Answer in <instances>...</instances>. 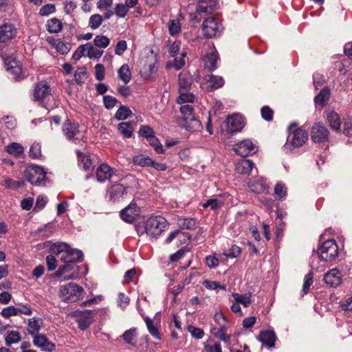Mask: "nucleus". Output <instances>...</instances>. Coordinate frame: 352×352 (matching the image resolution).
Instances as JSON below:
<instances>
[{
	"instance_id": "1",
	"label": "nucleus",
	"mask_w": 352,
	"mask_h": 352,
	"mask_svg": "<svg viewBox=\"0 0 352 352\" xmlns=\"http://www.w3.org/2000/svg\"><path fill=\"white\" fill-rule=\"evenodd\" d=\"M168 223L162 216H152L145 223V232L151 237L160 235L168 228Z\"/></svg>"
},
{
	"instance_id": "2",
	"label": "nucleus",
	"mask_w": 352,
	"mask_h": 352,
	"mask_svg": "<svg viewBox=\"0 0 352 352\" xmlns=\"http://www.w3.org/2000/svg\"><path fill=\"white\" fill-rule=\"evenodd\" d=\"M84 289L75 283L62 285L59 290L60 298L66 302H74L82 298Z\"/></svg>"
},
{
	"instance_id": "3",
	"label": "nucleus",
	"mask_w": 352,
	"mask_h": 352,
	"mask_svg": "<svg viewBox=\"0 0 352 352\" xmlns=\"http://www.w3.org/2000/svg\"><path fill=\"white\" fill-rule=\"evenodd\" d=\"M307 140V133L305 130L298 128L289 134L287 142L284 145V149L287 152H291L294 148L302 146Z\"/></svg>"
},
{
	"instance_id": "4",
	"label": "nucleus",
	"mask_w": 352,
	"mask_h": 352,
	"mask_svg": "<svg viewBox=\"0 0 352 352\" xmlns=\"http://www.w3.org/2000/svg\"><path fill=\"white\" fill-rule=\"evenodd\" d=\"M24 175L26 180L35 186H45L48 181L46 173L41 166H30L25 170Z\"/></svg>"
},
{
	"instance_id": "5",
	"label": "nucleus",
	"mask_w": 352,
	"mask_h": 352,
	"mask_svg": "<svg viewBox=\"0 0 352 352\" xmlns=\"http://www.w3.org/2000/svg\"><path fill=\"white\" fill-rule=\"evenodd\" d=\"M318 254L321 259L331 261L338 255V248L335 240H327L318 248Z\"/></svg>"
},
{
	"instance_id": "6",
	"label": "nucleus",
	"mask_w": 352,
	"mask_h": 352,
	"mask_svg": "<svg viewBox=\"0 0 352 352\" xmlns=\"http://www.w3.org/2000/svg\"><path fill=\"white\" fill-rule=\"evenodd\" d=\"M73 316L76 318L78 327L82 331L88 329L94 322V314L91 310L75 311Z\"/></svg>"
},
{
	"instance_id": "7",
	"label": "nucleus",
	"mask_w": 352,
	"mask_h": 352,
	"mask_svg": "<svg viewBox=\"0 0 352 352\" xmlns=\"http://www.w3.org/2000/svg\"><path fill=\"white\" fill-rule=\"evenodd\" d=\"M329 131L322 122L314 124L311 130V138L315 143H323L328 140Z\"/></svg>"
},
{
	"instance_id": "8",
	"label": "nucleus",
	"mask_w": 352,
	"mask_h": 352,
	"mask_svg": "<svg viewBox=\"0 0 352 352\" xmlns=\"http://www.w3.org/2000/svg\"><path fill=\"white\" fill-rule=\"evenodd\" d=\"M221 24L214 17L206 19L202 24L204 34L207 38H212L221 31Z\"/></svg>"
},
{
	"instance_id": "9",
	"label": "nucleus",
	"mask_w": 352,
	"mask_h": 352,
	"mask_svg": "<svg viewBox=\"0 0 352 352\" xmlns=\"http://www.w3.org/2000/svg\"><path fill=\"white\" fill-rule=\"evenodd\" d=\"M51 94V88L45 80L36 82L34 85L33 98L35 101L43 103L45 99Z\"/></svg>"
},
{
	"instance_id": "10",
	"label": "nucleus",
	"mask_w": 352,
	"mask_h": 352,
	"mask_svg": "<svg viewBox=\"0 0 352 352\" xmlns=\"http://www.w3.org/2000/svg\"><path fill=\"white\" fill-rule=\"evenodd\" d=\"M140 210L135 203H131L120 211L121 219L127 223H133L139 215Z\"/></svg>"
},
{
	"instance_id": "11",
	"label": "nucleus",
	"mask_w": 352,
	"mask_h": 352,
	"mask_svg": "<svg viewBox=\"0 0 352 352\" xmlns=\"http://www.w3.org/2000/svg\"><path fill=\"white\" fill-rule=\"evenodd\" d=\"M234 151L242 157H246L256 152V147L253 142L249 140L241 141L234 146Z\"/></svg>"
},
{
	"instance_id": "12",
	"label": "nucleus",
	"mask_w": 352,
	"mask_h": 352,
	"mask_svg": "<svg viewBox=\"0 0 352 352\" xmlns=\"http://www.w3.org/2000/svg\"><path fill=\"white\" fill-rule=\"evenodd\" d=\"M342 275L337 268H333L328 271L324 277L325 283L332 287L339 286L342 282Z\"/></svg>"
},
{
	"instance_id": "13",
	"label": "nucleus",
	"mask_w": 352,
	"mask_h": 352,
	"mask_svg": "<svg viewBox=\"0 0 352 352\" xmlns=\"http://www.w3.org/2000/svg\"><path fill=\"white\" fill-rule=\"evenodd\" d=\"M83 254L82 251L76 249H71L69 246L67 248L63 255L60 256V260L65 263H76L79 262L82 258Z\"/></svg>"
},
{
	"instance_id": "14",
	"label": "nucleus",
	"mask_w": 352,
	"mask_h": 352,
	"mask_svg": "<svg viewBox=\"0 0 352 352\" xmlns=\"http://www.w3.org/2000/svg\"><path fill=\"white\" fill-rule=\"evenodd\" d=\"M16 29L11 23H6L0 25V42L6 43L15 37Z\"/></svg>"
},
{
	"instance_id": "15",
	"label": "nucleus",
	"mask_w": 352,
	"mask_h": 352,
	"mask_svg": "<svg viewBox=\"0 0 352 352\" xmlns=\"http://www.w3.org/2000/svg\"><path fill=\"white\" fill-rule=\"evenodd\" d=\"M33 344L45 352H52L55 349V344L49 341L45 335L40 334L35 336L33 339Z\"/></svg>"
},
{
	"instance_id": "16",
	"label": "nucleus",
	"mask_w": 352,
	"mask_h": 352,
	"mask_svg": "<svg viewBox=\"0 0 352 352\" xmlns=\"http://www.w3.org/2000/svg\"><path fill=\"white\" fill-rule=\"evenodd\" d=\"M217 0H200L198 2L196 11L199 14H210L217 7Z\"/></svg>"
},
{
	"instance_id": "17",
	"label": "nucleus",
	"mask_w": 352,
	"mask_h": 352,
	"mask_svg": "<svg viewBox=\"0 0 352 352\" xmlns=\"http://www.w3.org/2000/svg\"><path fill=\"white\" fill-rule=\"evenodd\" d=\"M115 170L112 168H111L107 164H102L97 169H96V178L98 182H104L107 180L110 179V178L114 174Z\"/></svg>"
},
{
	"instance_id": "18",
	"label": "nucleus",
	"mask_w": 352,
	"mask_h": 352,
	"mask_svg": "<svg viewBox=\"0 0 352 352\" xmlns=\"http://www.w3.org/2000/svg\"><path fill=\"white\" fill-rule=\"evenodd\" d=\"M243 127L242 118L239 115L229 116L227 118V131L230 133L240 131Z\"/></svg>"
},
{
	"instance_id": "19",
	"label": "nucleus",
	"mask_w": 352,
	"mask_h": 352,
	"mask_svg": "<svg viewBox=\"0 0 352 352\" xmlns=\"http://www.w3.org/2000/svg\"><path fill=\"white\" fill-rule=\"evenodd\" d=\"M79 126L76 122L67 120L63 126V131L69 140H72L79 133Z\"/></svg>"
},
{
	"instance_id": "20",
	"label": "nucleus",
	"mask_w": 352,
	"mask_h": 352,
	"mask_svg": "<svg viewBox=\"0 0 352 352\" xmlns=\"http://www.w3.org/2000/svg\"><path fill=\"white\" fill-rule=\"evenodd\" d=\"M254 166V163L250 160L243 159L235 164V170L239 174L249 175Z\"/></svg>"
},
{
	"instance_id": "21",
	"label": "nucleus",
	"mask_w": 352,
	"mask_h": 352,
	"mask_svg": "<svg viewBox=\"0 0 352 352\" xmlns=\"http://www.w3.org/2000/svg\"><path fill=\"white\" fill-rule=\"evenodd\" d=\"M12 63L14 64V65L11 63V61L9 58L5 60V63L7 65H10L7 68L8 71L13 76V78L16 80H20L24 77L22 69L14 60H13Z\"/></svg>"
},
{
	"instance_id": "22",
	"label": "nucleus",
	"mask_w": 352,
	"mask_h": 352,
	"mask_svg": "<svg viewBox=\"0 0 352 352\" xmlns=\"http://www.w3.org/2000/svg\"><path fill=\"white\" fill-rule=\"evenodd\" d=\"M179 90L188 91L190 89L192 82V76L186 72H182L178 77Z\"/></svg>"
},
{
	"instance_id": "23",
	"label": "nucleus",
	"mask_w": 352,
	"mask_h": 352,
	"mask_svg": "<svg viewBox=\"0 0 352 352\" xmlns=\"http://www.w3.org/2000/svg\"><path fill=\"white\" fill-rule=\"evenodd\" d=\"M276 339V335L273 331H262L259 335V340L270 348L274 346Z\"/></svg>"
},
{
	"instance_id": "24",
	"label": "nucleus",
	"mask_w": 352,
	"mask_h": 352,
	"mask_svg": "<svg viewBox=\"0 0 352 352\" xmlns=\"http://www.w3.org/2000/svg\"><path fill=\"white\" fill-rule=\"evenodd\" d=\"M77 155L78 165L82 166L84 170H91L94 169L93 162L89 155L78 151Z\"/></svg>"
},
{
	"instance_id": "25",
	"label": "nucleus",
	"mask_w": 352,
	"mask_h": 352,
	"mask_svg": "<svg viewBox=\"0 0 352 352\" xmlns=\"http://www.w3.org/2000/svg\"><path fill=\"white\" fill-rule=\"evenodd\" d=\"M42 323V320L40 318H32L29 319L28 331L33 338L39 335L37 333L40 331Z\"/></svg>"
},
{
	"instance_id": "26",
	"label": "nucleus",
	"mask_w": 352,
	"mask_h": 352,
	"mask_svg": "<svg viewBox=\"0 0 352 352\" xmlns=\"http://www.w3.org/2000/svg\"><path fill=\"white\" fill-rule=\"evenodd\" d=\"M327 118L331 127L338 131L340 130L341 126V119L338 113L334 111L329 112L327 115Z\"/></svg>"
},
{
	"instance_id": "27",
	"label": "nucleus",
	"mask_w": 352,
	"mask_h": 352,
	"mask_svg": "<svg viewBox=\"0 0 352 352\" xmlns=\"http://www.w3.org/2000/svg\"><path fill=\"white\" fill-rule=\"evenodd\" d=\"M126 188L122 184H116L111 187L109 190L110 199L113 201L118 200L121 197L125 192Z\"/></svg>"
},
{
	"instance_id": "28",
	"label": "nucleus",
	"mask_w": 352,
	"mask_h": 352,
	"mask_svg": "<svg viewBox=\"0 0 352 352\" xmlns=\"http://www.w3.org/2000/svg\"><path fill=\"white\" fill-rule=\"evenodd\" d=\"M330 98V90L327 87L323 88L315 97L314 101L317 105L324 107Z\"/></svg>"
},
{
	"instance_id": "29",
	"label": "nucleus",
	"mask_w": 352,
	"mask_h": 352,
	"mask_svg": "<svg viewBox=\"0 0 352 352\" xmlns=\"http://www.w3.org/2000/svg\"><path fill=\"white\" fill-rule=\"evenodd\" d=\"M6 151L10 155L20 157L24 152L23 146L17 142H12L6 146Z\"/></svg>"
},
{
	"instance_id": "30",
	"label": "nucleus",
	"mask_w": 352,
	"mask_h": 352,
	"mask_svg": "<svg viewBox=\"0 0 352 352\" xmlns=\"http://www.w3.org/2000/svg\"><path fill=\"white\" fill-rule=\"evenodd\" d=\"M46 27L50 33L56 34L61 31L63 25L59 19L53 18L47 21Z\"/></svg>"
},
{
	"instance_id": "31",
	"label": "nucleus",
	"mask_w": 352,
	"mask_h": 352,
	"mask_svg": "<svg viewBox=\"0 0 352 352\" xmlns=\"http://www.w3.org/2000/svg\"><path fill=\"white\" fill-rule=\"evenodd\" d=\"M185 122V126L188 131H199L202 128L201 122L193 116L187 117Z\"/></svg>"
},
{
	"instance_id": "32",
	"label": "nucleus",
	"mask_w": 352,
	"mask_h": 352,
	"mask_svg": "<svg viewBox=\"0 0 352 352\" xmlns=\"http://www.w3.org/2000/svg\"><path fill=\"white\" fill-rule=\"evenodd\" d=\"M136 328H131L126 331L122 336L124 341L132 346L136 345Z\"/></svg>"
},
{
	"instance_id": "33",
	"label": "nucleus",
	"mask_w": 352,
	"mask_h": 352,
	"mask_svg": "<svg viewBox=\"0 0 352 352\" xmlns=\"http://www.w3.org/2000/svg\"><path fill=\"white\" fill-rule=\"evenodd\" d=\"M177 223L182 229L192 230L197 228V221L193 218L179 219Z\"/></svg>"
},
{
	"instance_id": "34",
	"label": "nucleus",
	"mask_w": 352,
	"mask_h": 352,
	"mask_svg": "<svg viewBox=\"0 0 352 352\" xmlns=\"http://www.w3.org/2000/svg\"><path fill=\"white\" fill-rule=\"evenodd\" d=\"M118 76L125 84L128 83L131 78V73L127 64L122 65L118 71Z\"/></svg>"
},
{
	"instance_id": "35",
	"label": "nucleus",
	"mask_w": 352,
	"mask_h": 352,
	"mask_svg": "<svg viewBox=\"0 0 352 352\" xmlns=\"http://www.w3.org/2000/svg\"><path fill=\"white\" fill-rule=\"evenodd\" d=\"M157 65L155 62H148L147 64H145L143 68L141 70V74L145 78H149L152 76V74L157 72Z\"/></svg>"
},
{
	"instance_id": "36",
	"label": "nucleus",
	"mask_w": 352,
	"mask_h": 352,
	"mask_svg": "<svg viewBox=\"0 0 352 352\" xmlns=\"http://www.w3.org/2000/svg\"><path fill=\"white\" fill-rule=\"evenodd\" d=\"M118 129L120 133L126 138H131L133 132V127L129 122H121L118 125Z\"/></svg>"
},
{
	"instance_id": "37",
	"label": "nucleus",
	"mask_w": 352,
	"mask_h": 352,
	"mask_svg": "<svg viewBox=\"0 0 352 352\" xmlns=\"http://www.w3.org/2000/svg\"><path fill=\"white\" fill-rule=\"evenodd\" d=\"M69 245L66 243H55L52 244L50 247V252L52 255H63V253L65 252Z\"/></svg>"
},
{
	"instance_id": "38",
	"label": "nucleus",
	"mask_w": 352,
	"mask_h": 352,
	"mask_svg": "<svg viewBox=\"0 0 352 352\" xmlns=\"http://www.w3.org/2000/svg\"><path fill=\"white\" fill-rule=\"evenodd\" d=\"M133 162L134 164L145 167L150 166L151 164L153 163V160L150 158L148 156H145L144 155H138L133 158Z\"/></svg>"
},
{
	"instance_id": "39",
	"label": "nucleus",
	"mask_w": 352,
	"mask_h": 352,
	"mask_svg": "<svg viewBox=\"0 0 352 352\" xmlns=\"http://www.w3.org/2000/svg\"><path fill=\"white\" fill-rule=\"evenodd\" d=\"M208 82L210 83V89L208 90L217 89L221 87L224 84V80L217 76L210 75L208 76L207 79Z\"/></svg>"
},
{
	"instance_id": "40",
	"label": "nucleus",
	"mask_w": 352,
	"mask_h": 352,
	"mask_svg": "<svg viewBox=\"0 0 352 352\" xmlns=\"http://www.w3.org/2000/svg\"><path fill=\"white\" fill-rule=\"evenodd\" d=\"M85 45V52H87V56L90 58H99L102 55L103 51L98 50L94 47L90 43Z\"/></svg>"
},
{
	"instance_id": "41",
	"label": "nucleus",
	"mask_w": 352,
	"mask_h": 352,
	"mask_svg": "<svg viewBox=\"0 0 352 352\" xmlns=\"http://www.w3.org/2000/svg\"><path fill=\"white\" fill-rule=\"evenodd\" d=\"M248 188L256 193L263 192L265 188V184L262 180H252L248 182Z\"/></svg>"
},
{
	"instance_id": "42",
	"label": "nucleus",
	"mask_w": 352,
	"mask_h": 352,
	"mask_svg": "<svg viewBox=\"0 0 352 352\" xmlns=\"http://www.w3.org/2000/svg\"><path fill=\"white\" fill-rule=\"evenodd\" d=\"M232 296L236 302L241 304L245 307H248L251 302L250 294H239L237 293H234Z\"/></svg>"
},
{
	"instance_id": "43",
	"label": "nucleus",
	"mask_w": 352,
	"mask_h": 352,
	"mask_svg": "<svg viewBox=\"0 0 352 352\" xmlns=\"http://www.w3.org/2000/svg\"><path fill=\"white\" fill-rule=\"evenodd\" d=\"M144 321L150 334L155 339L161 340L159 331L157 328L154 326L153 320L149 317L146 316L144 318Z\"/></svg>"
},
{
	"instance_id": "44",
	"label": "nucleus",
	"mask_w": 352,
	"mask_h": 352,
	"mask_svg": "<svg viewBox=\"0 0 352 352\" xmlns=\"http://www.w3.org/2000/svg\"><path fill=\"white\" fill-rule=\"evenodd\" d=\"M140 135L149 140L151 142H157V140L154 136V131L148 126H142L140 129Z\"/></svg>"
},
{
	"instance_id": "45",
	"label": "nucleus",
	"mask_w": 352,
	"mask_h": 352,
	"mask_svg": "<svg viewBox=\"0 0 352 352\" xmlns=\"http://www.w3.org/2000/svg\"><path fill=\"white\" fill-rule=\"evenodd\" d=\"M131 113L132 112L129 108L122 106L117 110L114 118L118 120H123L128 118Z\"/></svg>"
},
{
	"instance_id": "46",
	"label": "nucleus",
	"mask_w": 352,
	"mask_h": 352,
	"mask_svg": "<svg viewBox=\"0 0 352 352\" xmlns=\"http://www.w3.org/2000/svg\"><path fill=\"white\" fill-rule=\"evenodd\" d=\"M179 96L177 101L179 104L186 102H192L195 100V96L191 93H188L187 91L179 90Z\"/></svg>"
},
{
	"instance_id": "47",
	"label": "nucleus",
	"mask_w": 352,
	"mask_h": 352,
	"mask_svg": "<svg viewBox=\"0 0 352 352\" xmlns=\"http://www.w3.org/2000/svg\"><path fill=\"white\" fill-rule=\"evenodd\" d=\"M20 340V333L18 331H11L6 338V344L7 346H10L12 344L18 343Z\"/></svg>"
},
{
	"instance_id": "48",
	"label": "nucleus",
	"mask_w": 352,
	"mask_h": 352,
	"mask_svg": "<svg viewBox=\"0 0 352 352\" xmlns=\"http://www.w3.org/2000/svg\"><path fill=\"white\" fill-rule=\"evenodd\" d=\"M102 22V16L99 14L91 15L89 19V26L93 29H97Z\"/></svg>"
},
{
	"instance_id": "49",
	"label": "nucleus",
	"mask_w": 352,
	"mask_h": 352,
	"mask_svg": "<svg viewBox=\"0 0 352 352\" xmlns=\"http://www.w3.org/2000/svg\"><path fill=\"white\" fill-rule=\"evenodd\" d=\"M94 43L95 46L96 47L105 48L109 45L110 40L108 37L105 36L98 35L95 37Z\"/></svg>"
},
{
	"instance_id": "50",
	"label": "nucleus",
	"mask_w": 352,
	"mask_h": 352,
	"mask_svg": "<svg viewBox=\"0 0 352 352\" xmlns=\"http://www.w3.org/2000/svg\"><path fill=\"white\" fill-rule=\"evenodd\" d=\"M313 283V275L311 272L307 274L304 278V283L301 291V296H303L307 293L310 286Z\"/></svg>"
},
{
	"instance_id": "51",
	"label": "nucleus",
	"mask_w": 352,
	"mask_h": 352,
	"mask_svg": "<svg viewBox=\"0 0 352 352\" xmlns=\"http://www.w3.org/2000/svg\"><path fill=\"white\" fill-rule=\"evenodd\" d=\"M23 181H16L12 179H6L3 181V186L7 188L16 190L23 186Z\"/></svg>"
},
{
	"instance_id": "52",
	"label": "nucleus",
	"mask_w": 352,
	"mask_h": 352,
	"mask_svg": "<svg viewBox=\"0 0 352 352\" xmlns=\"http://www.w3.org/2000/svg\"><path fill=\"white\" fill-rule=\"evenodd\" d=\"M87 76L85 67L78 69L74 73V80L78 85H82L84 82L85 78Z\"/></svg>"
},
{
	"instance_id": "53",
	"label": "nucleus",
	"mask_w": 352,
	"mask_h": 352,
	"mask_svg": "<svg viewBox=\"0 0 352 352\" xmlns=\"http://www.w3.org/2000/svg\"><path fill=\"white\" fill-rule=\"evenodd\" d=\"M30 156L34 159H40L42 157L41 146L38 143H34L30 149Z\"/></svg>"
},
{
	"instance_id": "54",
	"label": "nucleus",
	"mask_w": 352,
	"mask_h": 352,
	"mask_svg": "<svg viewBox=\"0 0 352 352\" xmlns=\"http://www.w3.org/2000/svg\"><path fill=\"white\" fill-rule=\"evenodd\" d=\"M194 111V108L192 104H185L181 106L180 112L184 116V120L186 121L187 120V117L193 116L192 113Z\"/></svg>"
},
{
	"instance_id": "55",
	"label": "nucleus",
	"mask_w": 352,
	"mask_h": 352,
	"mask_svg": "<svg viewBox=\"0 0 352 352\" xmlns=\"http://www.w3.org/2000/svg\"><path fill=\"white\" fill-rule=\"evenodd\" d=\"M129 10L127 6L124 3H117L115 7V14L119 18H124Z\"/></svg>"
},
{
	"instance_id": "56",
	"label": "nucleus",
	"mask_w": 352,
	"mask_h": 352,
	"mask_svg": "<svg viewBox=\"0 0 352 352\" xmlns=\"http://www.w3.org/2000/svg\"><path fill=\"white\" fill-rule=\"evenodd\" d=\"M206 65L210 70L217 68V56L214 54H210L206 58Z\"/></svg>"
},
{
	"instance_id": "57",
	"label": "nucleus",
	"mask_w": 352,
	"mask_h": 352,
	"mask_svg": "<svg viewBox=\"0 0 352 352\" xmlns=\"http://www.w3.org/2000/svg\"><path fill=\"white\" fill-rule=\"evenodd\" d=\"M0 314L5 318H9L11 316H18L17 309L14 306H9L3 308Z\"/></svg>"
},
{
	"instance_id": "58",
	"label": "nucleus",
	"mask_w": 352,
	"mask_h": 352,
	"mask_svg": "<svg viewBox=\"0 0 352 352\" xmlns=\"http://www.w3.org/2000/svg\"><path fill=\"white\" fill-rule=\"evenodd\" d=\"M168 30L170 35L174 36L181 31V26L177 20L173 19L169 22Z\"/></svg>"
},
{
	"instance_id": "59",
	"label": "nucleus",
	"mask_w": 352,
	"mask_h": 352,
	"mask_svg": "<svg viewBox=\"0 0 352 352\" xmlns=\"http://www.w3.org/2000/svg\"><path fill=\"white\" fill-rule=\"evenodd\" d=\"M103 102L107 109H111L116 106L118 100L113 96L107 95L103 96Z\"/></svg>"
},
{
	"instance_id": "60",
	"label": "nucleus",
	"mask_w": 352,
	"mask_h": 352,
	"mask_svg": "<svg viewBox=\"0 0 352 352\" xmlns=\"http://www.w3.org/2000/svg\"><path fill=\"white\" fill-rule=\"evenodd\" d=\"M261 113L262 118L266 121H272L273 119L274 111L273 110L268 106H265L262 107L261 110Z\"/></svg>"
},
{
	"instance_id": "61",
	"label": "nucleus",
	"mask_w": 352,
	"mask_h": 352,
	"mask_svg": "<svg viewBox=\"0 0 352 352\" xmlns=\"http://www.w3.org/2000/svg\"><path fill=\"white\" fill-rule=\"evenodd\" d=\"M205 263L209 268L212 269L219 265V260L215 255H209L206 257Z\"/></svg>"
},
{
	"instance_id": "62",
	"label": "nucleus",
	"mask_w": 352,
	"mask_h": 352,
	"mask_svg": "<svg viewBox=\"0 0 352 352\" xmlns=\"http://www.w3.org/2000/svg\"><path fill=\"white\" fill-rule=\"evenodd\" d=\"M215 322L220 326V328H228V322L222 313H217L214 316Z\"/></svg>"
},
{
	"instance_id": "63",
	"label": "nucleus",
	"mask_w": 352,
	"mask_h": 352,
	"mask_svg": "<svg viewBox=\"0 0 352 352\" xmlns=\"http://www.w3.org/2000/svg\"><path fill=\"white\" fill-rule=\"evenodd\" d=\"M56 49L60 54H67L71 49V45L69 43L59 41L56 44Z\"/></svg>"
},
{
	"instance_id": "64",
	"label": "nucleus",
	"mask_w": 352,
	"mask_h": 352,
	"mask_svg": "<svg viewBox=\"0 0 352 352\" xmlns=\"http://www.w3.org/2000/svg\"><path fill=\"white\" fill-rule=\"evenodd\" d=\"M343 133L347 136H352V117L346 119L344 124Z\"/></svg>"
}]
</instances>
